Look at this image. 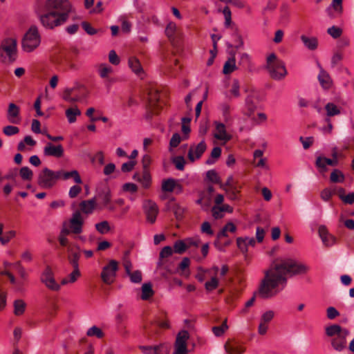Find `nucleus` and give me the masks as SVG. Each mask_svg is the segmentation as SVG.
I'll return each instance as SVG.
<instances>
[{
    "mask_svg": "<svg viewBox=\"0 0 354 354\" xmlns=\"http://www.w3.org/2000/svg\"><path fill=\"white\" fill-rule=\"evenodd\" d=\"M16 236V232L14 230H10L5 233L3 236L0 237V242L1 244L5 245L8 243L10 239L14 238Z\"/></svg>",
    "mask_w": 354,
    "mask_h": 354,
    "instance_id": "6e6d98bb",
    "label": "nucleus"
},
{
    "mask_svg": "<svg viewBox=\"0 0 354 354\" xmlns=\"http://www.w3.org/2000/svg\"><path fill=\"white\" fill-rule=\"evenodd\" d=\"M129 66L136 75H140L142 72L141 64L136 57H133L129 59Z\"/></svg>",
    "mask_w": 354,
    "mask_h": 354,
    "instance_id": "72a5a7b5",
    "label": "nucleus"
},
{
    "mask_svg": "<svg viewBox=\"0 0 354 354\" xmlns=\"http://www.w3.org/2000/svg\"><path fill=\"white\" fill-rule=\"evenodd\" d=\"M80 276L79 268H73V271L68 275V277L64 278L62 281V285H66L68 283H74Z\"/></svg>",
    "mask_w": 354,
    "mask_h": 354,
    "instance_id": "4c0bfd02",
    "label": "nucleus"
},
{
    "mask_svg": "<svg viewBox=\"0 0 354 354\" xmlns=\"http://www.w3.org/2000/svg\"><path fill=\"white\" fill-rule=\"evenodd\" d=\"M327 32L332 37L336 39L341 36L342 31L339 28L333 26L328 29Z\"/></svg>",
    "mask_w": 354,
    "mask_h": 354,
    "instance_id": "680f3d73",
    "label": "nucleus"
},
{
    "mask_svg": "<svg viewBox=\"0 0 354 354\" xmlns=\"http://www.w3.org/2000/svg\"><path fill=\"white\" fill-rule=\"evenodd\" d=\"M215 127L216 132L214 133L215 138L225 142L229 141L232 138V136L227 133L224 124L215 122Z\"/></svg>",
    "mask_w": 354,
    "mask_h": 354,
    "instance_id": "a211bd4d",
    "label": "nucleus"
},
{
    "mask_svg": "<svg viewBox=\"0 0 354 354\" xmlns=\"http://www.w3.org/2000/svg\"><path fill=\"white\" fill-rule=\"evenodd\" d=\"M173 163L177 169L182 171L184 169L185 160L183 156H177L173 159Z\"/></svg>",
    "mask_w": 354,
    "mask_h": 354,
    "instance_id": "13d9d810",
    "label": "nucleus"
},
{
    "mask_svg": "<svg viewBox=\"0 0 354 354\" xmlns=\"http://www.w3.org/2000/svg\"><path fill=\"white\" fill-rule=\"evenodd\" d=\"M139 348L144 354H169V346L167 344L152 346H140Z\"/></svg>",
    "mask_w": 354,
    "mask_h": 354,
    "instance_id": "ddd939ff",
    "label": "nucleus"
},
{
    "mask_svg": "<svg viewBox=\"0 0 354 354\" xmlns=\"http://www.w3.org/2000/svg\"><path fill=\"white\" fill-rule=\"evenodd\" d=\"M57 172H60L61 174V178H62L64 180H67L70 178H73L74 181L77 183L80 184L82 183V179L79 175V173L77 170H73L71 171H64L62 170L57 171Z\"/></svg>",
    "mask_w": 354,
    "mask_h": 354,
    "instance_id": "c756f323",
    "label": "nucleus"
},
{
    "mask_svg": "<svg viewBox=\"0 0 354 354\" xmlns=\"http://www.w3.org/2000/svg\"><path fill=\"white\" fill-rule=\"evenodd\" d=\"M68 122L69 123H74L77 120V117L81 115V111L77 106L68 108L65 112Z\"/></svg>",
    "mask_w": 354,
    "mask_h": 354,
    "instance_id": "a878e982",
    "label": "nucleus"
},
{
    "mask_svg": "<svg viewBox=\"0 0 354 354\" xmlns=\"http://www.w3.org/2000/svg\"><path fill=\"white\" fill-rule=\"evenodd\" d=\"M189 338V335L187 330L180 331L176 336L173 354H188L187 342Z\"/></svg>",
    "mask_w": 354,
    "mask_h": 354,
    "instance_id": "9d476101",
    "label": "nucleus"
},
{
    "mask_svg": "<svg viewBox=\"0 0 354 354\" xmlns=\"http://www.w3.org/2000/svg\"><path fill=\"white\" fill-rule=\"evenodd\" d=\"M144 208L147 221L151 223H155L158 213V208L156 203L151 201H147L145 203Z\"/></svg>",
    "mask_w": 354,
    "mask_h": 354,
    "instance_id": "4468645a",
    "label": "nucleus"
},
{
    "mask_svg": "<svg viewBox=\"0 0 354 354\" xmlns=\"http://www.w3.org/2000/svg\"><path fill=\"white\" fill-rule=\"evenodd\" d=\"M227 328V322L225 320L221 326L213 327L212 330L216 336L219 337L225 333Z\"/></svg>",
    "mask_w": 354,
    "mask_h": 354,
    "instance_id": "3c124183",
    "label": "nucleus"
},
{
    "mask_svg": "<svg viewBox=\"0 0 354 354\" xmlns=\"http://www.w3.org/2000/svg\"><path fill=\"white\" fill-rule=\"evenodd\" d=\"M203 201V209L207 210L211 205L212 196L207 194L205 192H201Z\"/></svg>",
    "mask_w": 354,
    "mask_h": 354,
    "instance_id": "bf43d9fd",
    "label": "nucleus"
},
{
    "mask_svg": "<svg viewBox=\"0 0 354 354\" xmlns=\"http://www.w3.org/2000/svg\"><path fill=\"white\" fill-rule=\"evenodd\" d=\"M68 250L71 252V254L68 257L69 263L73 268H79L80 253L79 252H74L71 249H69Z\"/></svg>",
    "mask_w": 354,
    "mask_h": 354,
    "instance_id": "58836bf2",
    "label": "nucleus"
},
{
    "mask_svg": "<svg viewBox=\"0 0 354 354\" xmlns=\"http://www.w3.org/2000/svg\"><path fill=\"white\" fill-rule=\"evenodd\" d=\"M318 80L324 88H329L332 85V80L329 74L322 68L318 75Z\"/></svg>",
    "mask_w": 354,
    "mask_h": 354,
    "instance_id": "393cba45",
    "label": "nucleus"
},
{
    "mask_svg": "<svg viewBox=\"0 0 354 354\" xmlns=\"http://www.w3.org/2000/svg\"><path fill=\"white\" fill-rule=\"evenodd\" d=\"M40 281L50 290L59 291L60 290L61 286L56 282L53 271L49 266H47L41 273Z\"/></svg>",
    "mask_w": 354,
    "mask_h": 354,
    "instance_id": "6e6552de",
    "label": "nucleus"
},
{
    "mask_svg": "<svg viewBox=\"0 0 354 354\" xmlns=\"http://www.w3.org/2000/svg\"><path fill=\"white\" fill-rule=\"evenodd\" d=\"M97 73L102 79H106L113 72L112 67L106 64H100L97 66Z\"/></svg>",
    "mask_w": 354,
    "mask_h": 354,
    "instance_id": "7c9ffc66",
    "label": "nucleus"
},
{
    "mask_svg": "<svg viewBox=\"0 0 354 354\" xmlns=\"http://www.w3.org/2000/svg\"><path fill=\"white\" fill-rule=\"evenodd\" d=\"M130 277L132 283H139L142 281V273L140 270H136L133 272H131L130 274H127Z\"/></svg>",
    "mask_w": 354,
    "mask_h": 354,
    "instance_id": "5fc2aeb1",
    "label": "nucleus"
},
{
    "mask_svg": "<svg viewBox=\"0 0 354 354\" xmlns=\"http://www.w3.org/2000/svg\"><path fill=\"white\" fill-rule=\"evenodd\" d=\"M245 106L251 115L257 108V97L254 93H250L245 98Z\"/></svg>",
    "mask_w": 354,
    "mask_h": 354,
    "instance_id": "cd10ccee",
    "label": "nucleus"
},
{
    "mask_svg": "<svg viewBox=\"0 0 354 354\" xmlns=\"http://www.w3.org/2000/svg\"><path fill=\"white\" fill-rule=\"evenodd\" d=\"M118 270V263L115 260H111L109 263L105 266L101 273V278L104 283L110 285L113 283L116 272Z\"/></svg>",
    "mask_w": 354,
    "mask_h": 354,
    "instance_id": "1a4fd4ad",
    "label": "nucleus"
},
{
    "mask_svg": "<svg viewBox=\"0 0 354 354\" xmlns=\"http://www.w3.org/2000/svg\"><path fill=\"white\" fill-rule=\"evenodd\" d=\"M0 49L6 53L7 57L0 53L2 62L12 63L15 61L17 56V41L15 39L8 38L1 44Z\"/></svg>",
    "mask_w": 354,
    "mask_h": 354,
    "instance_id": "0eeeda50",
    "label": "nucleus"
},
{
    "mask_svg": "<svg viewBox=\"0 0 354 354\" xmlns=\"http://www.w3.org/2000/svg\"><path fill=\"white\" fill-rule=\"evenodd\" d=\"M207 178L214 183H218L220 182V178L215 170H209L206 174Z\"/></svg>",
    "mask_w": 354,
    "mask_h": 354,
    "instance_id": "4d7b16f0",
    "label": "nucleus"
},
{
    "mask_svg": "<svg viewBox=\"0 0 354 354\" xmlns=\"http://www.w3.org/2000/svg\"><path fill=\"white\" fill-rule=\"evenodd\" d=\"M19 174L24 180H30L33 176V172L28 167H23L19 170Z\"/></svg>",
    "mask_w": 354,
    "mask_h": 354,
    "instance_id": "8fccbe9b",
    "label": "nucleus"
},
{
    "mask_svg": "<svg viewBox=\"0 0 354 354\" xmlns=\"http://www.w3.org/2000/svg\"><path fill=\"white\" fill-rule=\"evenodd\" d=\"M301 39L306 48L310 50H315L317 47V39L315 37H308L305 35L301 36Z\"/></svg>",
    "mask_w": 354,
    "mask_h": 354,
    "instance_id": "e433bc0d",
    "label": "nucleus"
},
{
    "mask_svg": "<svg viewBox=\"0 0 354 354\" xmlns=\"http://www.w3.org/2000/svg\"><path fill=\"white\" fill-rule=\"evenodd\" d=\"M14 314L16 316H20L25 312L26 304L22 299H16L13 303Z\"/></svg>",
    "mask_w": 354,
    "mask_h": 354,
    "instance_id": "473e14b6",
    "label": "nucleus"
},
{
    "mask_svg": "<svg viewBox=\"0 0 354 354\" xmlns=\"http://www.w3.org/2000/svg\"><path fill=\"white\" fill-rule=\"evenodd\" d=\"M13 266L17 269V272L22 280L26 281L28 277L26 268L22 266L21 262L18 261L13 263Z\"/></svg>",
    "mask_w": 354,
    "mask_h": 354,
    "instance_id": "a18cd8bd",
    "label": "nucleus"
},
{
    "mask_svg": "<svg viewBox=\"0 0 354 354\" xmlns=\"http://www.w3.org/2000/svg\"><path fill=\"white\" fill-rule=\"evenodd\" d=\"M60 172L54 171L47 167L44 168L39 174L37 184L44 189L53 187L57 180L61 178Z\"/></svg>",
    "mask_w": 354,
    "mask_h": 354,
    "instance_id": "423d86ee",
    "label": "nucleus"
},
{
    "mask_svg": "<svg viewBox=\"0 0 354 354\" xmlns=\"http://www.w3.org/2000/svg\"><path fill=\"white\" fill-rule=\"evenodd\" d=\"M221 154V149L219 147H214L211 152V158L206 160L207 165H212L214 162L212 158H218Z\"/></svg>",
    "mask_w": 354,
    "mask_h": 354,
    "instance_id": "603ef678",
    "label": "nucleus"
},
{
    "mask_svg": "<svg viewBox=\"0 0 354 354\" xmlns=\"http://www.w3.org/2000/svg\"><path fill=\"white\" fill-rule=\"evenodd\" d=\"M177 30V26L174 22L170 21L167 25L165 28V34L168 37L169 40L174 44L176 40V32Z\"/></svg>",
    "mask_w": 354,
    "mask_h": 354,
    "instance_id": "c85d7f7f",
    "label": "nucleus"
},
{
    "mask_svg": "<svg viewBox=\"0 0 354 354\" xmlns=\"http://www.w3.org/2000/svg\"><path fill=\"white\" fill-rule=\"evenodd\" d=\"M330 179L333 183H342L344 180V175L341 171L335 169L331 172Z\"/></svg>",
    "mask_w": 354,
    "mask_h": 354,
    "instance_id": "09e8293b",
    "label": "nucleus"
},
{
    "mask_svg": "<svg viewBox=\"0 0 354 354\" xmlns=\"http://www.w3.org/2000/svg\"><path fill=\"white\" fill-rule=\"evenodd\" d=\"M187 249L185 240H178L174 243L173 250L176 254H183Z\"/></svg>",
    "mask_w": 354,
    "mask_h": 354,
    "instance_id": "a19ab883",
    "label": "nucleus"
},
{
    "mask_svg": "<svg viewBox=\"0 0 354 354\" xmlns=\"http://www.w3.org/2000/svg\"><path fill=\"white\" fill-rule=\"evenodd\" d=\"M238 69V66L236 64L235 54H232V56L225 62L223 73L225 75H228Z\"/></svg>",
    "mask_w": 354,
    "mask_h": 354,
    "instance_id": "5701e85b",
    "label": "nucleus"
},
{
    "mask_svg": "<svg viewBox=\"0 0 354 354\" xmlns=\"http://www.w3.org/2000/svg\"><path fill=\"white\" fill-rule=\"evenodd\" d=\"M340 199L346 204L352 205L354 203V192H350L347 195H341Z\"/></svg>",
    "mask_w": 354,
    "mask_h": 354,
    "instance_id": "774afa93",
    "label": "nucleus"
},
{
    "mask_svg": "<svg viewBox=\"0 0 354 354\" xmlns=\"http://www.w3.org/2000/svg\"><path fill=\"white\" fill-rule=\"evenodd\" d=\"M84 221L80 211L75 212L69 221L71 233L79 234L82 232Z\"/></svg>",
    "mask_w": 354,
    "mask_h": 354,
    "instance_id": "9b49d317",
    "label": "nucleus"
},
{
    "mask_svg": "<svg viewBox=\"0 0 354 354\" xmlns=\"http://www.w3.org/2000/svg\"><path fill=\"white\" fill-rule=\"evenodd\" d=\"M44 8L46 12L39 15V19L43 27L48 30L64 25L73 11L69 0H46Z\"/></svg>",
    "mask_w": 354,
    "mask_h": 354,
    "instance_id": "f03ea898",
    "label": "nucleus"
},
{
    "mask_svg": "<svg viewBox=\"0 0 354 354\" xmlns=\"http://www.w3.org/2000/svg\"><path fill=\"white\" fill-rule=\"evenodd\" d=\"M41 43V36L38 28L31 26L25 33L21 42L22 49L26 53L35 50Z\"/></svg>",
    "mask_w": 354,
    "mask_h": 354,
    "instance_id": "39448f33",
    "label": "nucleus"
},
{
    "mask_svg": "<svg viewBox=\"0 0 354 354\" xmlns=\"http://www.w3.org/2000/svg\"><path fill=\"white\" fill-rule=\"evenodd\" d=\"M219 268L218 266H212L209 269L204 270L203 268H198V273L196 275V278L200 282L203 281L205 279L212 274H218Z\"/></svg>",
    "mask_w": 354,
    "mask_h": 354,
    "instance_id": "412c9836",
    "label": "nucleus"
},
{
    "mask_svg": "<svg viewBox=\"0 0 354 354\" xmlns=\"http://www.w3.org/2000/svg\"><path fill=\"white\" fill-rule=\"evenodd\" d=\"M176 186V180L173 178H168L162 181V189L164 192H172Z\"/></svg>",
    "mask_w": 354,
    "mask_h": 354,
    "instance_id": "49530a36",
    "label": "nucleus"
},
{
    "mask_svg": "<svg viewBox=\"0 0 354 354\" xmlns=\"http://www.w3.org/2000/svg\"><path fill=\"white\" fill-rule=\"evenodd\" d=\"M97 197L100 201L103 207H108L111 211L114 209L113 207H108L111 201V193L107 186L97 193Z\"/></svg>",
    "mask_w": 354,
    "mask_h": 354,
    "instance_id": "f3484780",
    "label": "nucleus"
},
{
    "mask_svg": "<svg viewBox=\"0 0 354 354\" xmlns=\"http://www.w3.org/2000/svg\"><path fill=\"white\" fill-rule=\"evenodd\" d=\"M96 230L101 234L109 232L111 230L109 223L107 221H103L95 225Z\"/></svg>",
    "mask_w": 354,
    "mask_h": 354,
    "instance_id": "c03bdc74",
    "label": "nucleus"
},
{
    "mask_svg": "<svg viewBox=\"0 0 354 354\" xmlns=\"http://www.w3.org/2000/svg\"><path fill=\"white\" fill-rule=\"evenodd\" d=\"M342 11V0H333L330 6L328 8V14L332 17L339 15Z\"/></svg>",
    "mask_w": 354,
    "mask_h": 354,
    "instance_id": "b1692460",
    "label": "nucleus"
},
{
    "mask_svg": "<svg viewBox=\"0 0 354 354\" xmlns=\"http://www.w3.org/2000/svg\"><path fill=\"white\" fill-rule=\"evenodd\" d=\"M44 155L61 158L64 155V148L61 145L55 146L51 142H48L44 148Z\"/></svg>",
    "mask_w": 354,
    "mask_h": 354,
    "instance_id": "2eb2a0df",
    "label": "nucleus"
},
{
    "mask_svg": "<svg viewBox=\"0 0 354 354\" xmlns=\"http://www.w3.org/2000/svg\"><path fill=\"white\" fill-rule=\"evenodd\" d=\"M225 210L224 207H214L212 209V216L214 218H221L223 217V211Z\"/></svg>",
    "mask_w": 354,
    "mask_h": 354,
    "instance_id": "e2e57ef3",
    "label": "nucleus"
},
{
    "mask_svg": "<svg viewBox=\"0 0 354 354\" xmlns=\"http://www.w3.org/2000/svg\"><path fill=\"white\" fill-rule=\"evenodd\" d=\"M325 157L318 156L316 159L315 165L316 167L320 169L322 171H326V165L327 163L324 162Z\"/></svg>",
    "mask_w": 354,
    "mask_h": 354,
    "instance_id": "69168bd1",
    "label": "nucleus"
},
{
    "mask_svg": "<svg viewBox=\"0 0 354 354\" xmlns=\"http://www.w3.org/2000/svg\"><path fill=\"white\" fill-rule=\"evenodd\" d=\"M326 335L331 337L330 344L333 348L337 351H343L346 346V337L349 331L342 328L339 325L333 324L325 328Z\"/></svg>",
    "mask_w": 354,
    "mask_h": 354,
    "instance_id": "7ed1b4c3",
    "label": "nucleus"
},
{
    "mask_svg": "<svg viewBox=\"0 0 354 354\" xmlns=\"http://www.w3.org/2000/svg\"><path fill=\"white\" fill-rule=\"evenodd\" d=\"M133 178L140 183L145 188H148L151 185V178L147 169L143 170L142 174L136 173L133 175Z\"/></svg>",
    "mask_w": 354,
    "mask_h": 354,
    "instance_id": "aec40b11",
    "label": "nucleus"
},
{
    "mask_svg": "<svg viewBox=\"0 0 354 354\" xmlns=\"http://www.w3.org/2000/svg\"><path fill=\"white\" fill-rule=\"evenodd\" d=\"M20 109L14 103H10L7 111V119L12 124H19L21 118Z\"/></svg>",
    "mask_w": 354,
    "mask_h": 354,
    "instance_id": "dca6fc26",
    "label": "nucleus"
},
{
    "mask_svg": "<svg viewBox=\"0 0 354 354\" xmlns=\"http://www.w3.org/2000/svg\"><path fill=\"white\" fill-rule=\"evenodd\" d=\"M3 133L7 136H11L17 134L19 132V129L17 127L8 125L3 129Z\"/></svg>",
    "mask_w": 354,
    "mask_h": 354,
    "instance_id": "864d4df0",
    "label": "nucleus"
},
{
    "mask_svg": "<svg viewBox=\"0 0 354 354\" xmlns=\"http://www.w3.org/2000/svg\"><path fill=\"white\" fill-rule=\"evenodd\" d=\"M274 315V313L272 310H268L262 315L261 322L268 324L273 319Z\"/></svg>",
    "mask_w": 354,
    "mask_h": 354,
    "instance_id": "338daca9",
    "label": "nucleus"
},
{
    "mask_svg": "<svg viewBox=\"0 0 354 354\" xmlns=\"http://www.w3.org/2000/svg\"><path fill=\"white\" fill-rule=\"evenodd\" d=\"M239 66L244 68L250 70L252 66L251 58L246 53L239 54Z\"/></svg>",
    "mask_w": 354,
    "mask_h": 354,
    "instance_id": "2f4dec72",
    "label": "nucleus"
},
{
    "mask_svg": "<svg viewBox=\"0 0 354 354\" xmlns=\"http://www.w3.org/2000/svg\"><path fill=\"white\" fill-rule=\"evenodd\" d=\"M201 231L202 233L206 234L209 236H212L214 234V231L212 229L211 225L207 221H205L202 223Z\"/></svg>",
    "mask_w": 354,
    "mask_h": 354,
    "instance_id": "052dcab7",
    "label": "nucleus"
},
{
    "mask_svg": "<svg viewBox=\"0 0 354 354\" xmlns=\"http://www.w3.org/2000/svg\"><path fill=\"white\" fill-rule=\"evenodd\" d=\"M96 206L95 199L91 198L86 201H83L80 203L81 211L86 214H92Z\"/></svg>",
    "mask_w": 354,
    "mask_h": 354,
    "instance_id": "4be33fe9",
    "label": "nucleus"
},
{
    "mask_svg": "<svg viewBox=\"0 0 354 354\" xmlns=\"http://www.w3.org/2000/svg\"><path fill=\"white\" fill-rule=\"evenodd\" d=\"M207 149L204 140L201 141L197 145H192L188 151V158L191 162L199 159Z\"/></svg>",
    "mask_w": 354,
    "mask_h": 354,
    "instance_id": "f8f14e48",
    "label": "nucleus"
},
{
    "mask_svg": "<svg viewBox=\"0 0 354 354\" xmlns=\"http://www.w3.org/2000/svg\"><path fill=\"white\" fill-rule=\"evenodd\" d=\"M309 267L293 259H281L274 262L264 272V277L259 288V295L263 299L277 295L287 283V276L306 274Z\"/></svg>",
    "mask_w": 354,
    "mask_h": 354,
    "instance_id": "f257e3e1",
    "label": "nucleus"
},
{
    "mask_svg": "<svg viewBox=\"0 0 354 354\" xmlns=\"http://www.w3.org/2000/svg\"><path fill=\"white\" fill-rule=\"evenodd\" d=\"M328 117H332L340 114L339 109L332 102H328L325 106Z\"/></svg>",
    "mask_w": 354,
    "mask_h": 354,
    "instance_id": "ea45409f",
    "label": "nucleus"
},
{
    "mask_svg": "<svg viewBox=\"0 0 354 354\" xmlns=\"http://www.w3.org/2000/svg\"><path fill=\"white\" fill-rule=\"evenodd\" d=\"M153 290L150 283H144L142 286L141 299L147 300L153 295Z\"/></svg>",
    "mask_w": 354,
    "mask_h": 354,
    "instance_id": "c9c22d12",
    "label": "nucleus"
},
{
    "mask_svg": "<svg viewBox=\"0 0 354 354\" xmlns=\"http://www.w3.org/2000/svg\"><path fill=\"white\" fill-rule=\"evenodd\" d=\"M86 335L88 337H96L99 339L102 338L104 335L103 331L96 326H93L88 329Z\"/></svg>",
    "mask_w": 354,
    "mask_h": 354,
    "instance_id": "de8ad7c7",
    "label": "nucleus"
},
{
    "mask_svg": "<svg viewBox=\"0 0 354 354\" xmlns=\"http://www.w3.org/2000/svg\"><path fill=\"white\" fill-rule=\"evenodd\" d=\"M225 350L229 354H242L245 348L236 343L227 342L225 344Z\"/></svg>",
    "mask_w": 354,
    "mask_h": 354,
    "instance_id": "bb28decb",
    "label": "nucleus"
},
{
    "mask_svg": "<svg viewBox=\"0 0 354 354\" xmlns=\"http://www.w3.org/2000/svg\"><path fill=\"white\" fill-rule=\"evenodd\" d=\"M209 277H210V280L205 282V288L207 292H211L218 286L219 282L217 274L209 275Z\"/></svg>",
    "mask_w": 354,
    "mask_h": 354,
    "instance_id": "f704fd0d",
    "label": "nucleus"
},
{
    "mask_svg": "<svg viewBox=\"0 0 354 354\" xmlns=\"http://www.w3.org/2000/svg\"><path fill=\"white\" fill-rule=\"evenodd\" d=\"M109 61L113 65H118L120 64V58L116 54L115 51L111 50L109 53Z\"/></svg>",
    "mask_w": 354,
    "mask_h": 354,
    "instance_id": "0e129e2a",
    "label": "nucleus"
},
{
    "mask_svg": "<svg viewBox=\"0 0 354 354\" xmlns=\"http://www.w3.org/2000/svg\"><path fill=\"white\" fill-rule=\"evenodd\" d=\"M74 91L73 88H66L63 93V99L70 103H74L80 100L77 96L73 97L71 95Z\"/></svg>",
    "mask_w": 354,
    "mask_h": 354,
    "instance_id": "37998d69",
    "label": "nucleus"
},
{
    "mask_svg": "<svg viewBox=\"0 0 354 354\" xmlns=\"http://www.w3.org/2000/svg\"><path fill=\"white\" fill-rule=\"evenodd\" d=\"M174 250L171 246H165L160 252L159 261L158 263V266L162 265L163 259L171 256Z\"/></svg>",
    "mask_w": 354,
    "mask_h": 354,
    "instance_id": "79ce46f5",
    "label": "nucleus"
},
{
    "mask_svg": "<svg viewBox=\"0 0 354 354\" xmlns=\"http://www.w3.org/2000/svg\"><path fill=\"white\" fill-rule=\"evenodd\" d=\"M319 235L326 246H331L335 243V239L333 236L330 234L328 232L327 228L324 225H321L318 230Z\"/></svg>",
    "mask_w": 354,
    "mask_h": 354,
    "instance_id": "6ab92c4d",
    "label": "nucleus"
},
{
    "mask_svg": "<svg viewBox=\"0 0 354 354\" xmlns=\"http://www.w3.org/2000/svg\"><path fill=\"white\" fill-rule=\"evenodd\" d=\"M266 68L270 77L275 80H281L287 75L284 62L279 59L274 53L270 54L267 57Z\"/></svg>",
    "mask_w": 354,
    "mask_h": 354,
    "instance_id": "20e7f679",
    "label": "nucleus"
}]
</instances>
